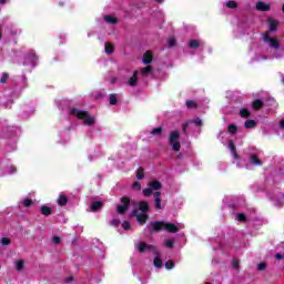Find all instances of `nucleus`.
I'll return each instance as SVG.
<instances>
[{"label": "nucleus", "mask_w": 284, "mask_h": 284, "mask_svg": "<svg viewBox=\"0 0 284 284\" xmlns=\"http://www.w3.org/2000/svg\"><path fill=\"white\" fill-rule=\"evenodd\" d=\"M229 133L225 131H222L219 134L220 141H222L223 145H226V148L230 150L231 155L235 160L237 168H243V163H245V160L241 159V156L236 153V146L234 145V142L230 139V134H236L239 132V126L236 124H229L227 126Z\"/></svg>", "instance_id": "f257e3e1"}, {"label": "nucleus", "mask_w": 284, "mask_h": 284, "mask_svg": "<svg viewBox=\"0 0 284 284\" xmlns=\"http://www.w3.org/2000/svg\"><path fill=\"white\" fill-rule=\"evenodd\" d=\"M262 41L266 48H270L273 59L281 60L284 58V47L281 45L278 39L270 36V33H262Z\"/></svg>", "instance_id": "f03ea898"}, {"label": "nucleus", "mask_w": 284, "mask_h": 284, "mask_svg": "<svg viewBox=\"0 0 284 284\" xmlns=\"http://www.w3.org/2000/svg\"><path fill=\"white\" fill-rule=\"evenodd\" d=\"M148 229L150 232H161V230H165L166 232H170L171 234H176V232H179V230H184L185 225L183 223H170V222H151L148 225Z\"/></svg>", "instance_id": "7ed1b4c3"}, {"label": "nucleus", "mask_w": 284, "mask_h": 284, "mask_svg": "<svg viewBox=\"0 0 284 284\" xmlns=\"http://www.w3.org/2000/svg\"><path fill=\"white\" fill-rule=\"evenodd\" d=\"M135 250L141 254H145V252H150L151 254H154L155 255V257L153 258L154 267H156L158 270H161V267H163V260L161 258V252H159V248H156V246L148 244L145 242H136Z\"/></svg>", "instance_id": "20e7f679"}, {"label": "nucleus", "mask_w": 284, "mask_h": 284, "mask_svg": "<svg viewBox=\"0 0 284 284\" xmlns=\"http://www.w3.org/2000/svg\"><path fill=\"white\" fill-rule=\"evenodd\" d=\"M148 212H150V204L145 201H139L133 203V216L136 217L140 225H145L148 221Z\"/></svg>", "instance_id": "39448f33"}, {"label": "nucleus", "mask_w": 284, "mask_h": 284, "mask_svg": "<svg viewBox=\"0 0 284 284\" xmlns=\"http://www.w3.org/2000/svg\"><path fill=\"white\" fill-rule=\"evenodd\" d=\"M162 185L161 182L156 181V180H152L151 182H149V187L143 190V195L144 196H154L155 199V209L156 210H162L163 206L161 205V192H159V190H161Z\"/></svg>", "instance_id": "423d86ee"}, {"label": "nucleus", "mask_w": 284, "mask_h": 284, "mask_svg": "<svg viewBox=\"0 0 284 284\" xmlns=\"http://www.w3.org/2000/svg\"><path fill=\"white\" fill-rule=\"evenodd\" d=\"M69 112H70L71 116H75V119H79L80 121H82L84 125H94V123L97 122L94 116L90 115V113H88V111L72 108V109H70Z\"/></svg>", "instance_id": "0eeeda50"}, {"label": "nucleus", "mask_w": 284, "mask_h": 284, "mask_svg": "<svg viewBox=\"0 0 284 284\" xmlns=\"http://www.w3.org/2000/svg\"><path fill=\"white\" fill-rule=\"evenodd\" d=\"M244 154L250 156L248 163L245 164L246 170H252V166H261L263 162L258 159V150L255 148H247L244 150Z\"/></svg>", "instance_id": "6e6552de"}, {"label": "nucleus", "mask_w": 284, "mask_h": 284, "mask_svg": "<svg viewBox=\"0 0 284 284\" xmlns=\"http://www.w3.org/2000/svg\"><path fill=\"white\" fill-rule=\"evenodd\" d=\"M203 125V121L199 118L189 120L183 126V133L187 134V130H197V132H201V126Z\"/></svg>", "instance_id": "1a4fd4ad"}, {"label": "nucleus", "mask_w": 284, "mask_h": 284, "mask_svg": "<svg viewBox=\"0 0 284 284\" xmlns=\"http://www.w3.org/2000/svg\"><path fill=\"white\" fill-rule=\"evenodd\" d=\"M181 138V132L173 131L169 136V143L174 152H179L181 150V142L179 139Z\"/></svg>", "instance_id": "9d476101"}, {"label": "nucleus", "mask_w": 284, "mask_h": 284, "mask_svg": "<svg viewBox=\"0 0 284 284\" xmlns=\"http://www.w3.org/2000/svg\"><path fill=\"white\" fill-rule=\"evenodd\" d=\"M189 48L191 50H203V48H205V41L201 39H191L189 41Z\"/></svg>", "instance_id": "9b49d317"}, {"label": "nucleus", "mask_w": 284, "mask_h": 284, "mask_svg": "<svg viewBox=\"0 0 284 284\" xmlns=\"http://www.w3.org/2000/svg\"><path fill=\"white\" fill-rule=\"evenodd\" d=\"M38 60H39V58L37 57V53L34 51H30L26 55L24 65H37Z\"/></svg>", "instance_id": "f8f14e48"}, {"label": "nucleus", "mask_w": 284, "mask_h": 284, "mask_svg": "<svg viewBox=\"0 0 284 284\" xmlns=\"http://www.w3.org/2000/svg\"><path fill=\"white\" fill-rule=\"evenodd\" d=\"M121 203L122 204L116 206L118 214H123V213H125L128 211V207H130V199L122 197L121 199Z\"/></svg>", "instance_id": "ddd939ff"}, {"label": "nucleus", "mask_w": 284, "mask_h": 284, "mask_svg": "<svg viewBox=\"0 0 284 284\" xmlns=\"http://www.w3.org/2000/svg\"><path fill=\"white\" fill-rule=\"evenodd\" d=\"M17 174V166L14 164L7 165L3 170V176H12Z\"/></svg>", "instance_id": "4468645a"}, {"label": "nucleus", "mask_w": 284, "mask_h": 284, "mask_svg": "<svg viewBox=\"0 0 284 284\" xmlns=\"http://www.w3.org/2000/svg\"><path fill=\"white\" fill-rule=\"evenodd\" d=\"M267 23H268V30L270 32H276V28H278V21L270 18L267 20Z\"/></svg>", "instance_id": "2eb2a0df"}, {"label": "nucleus", "mask_w": 284, "mask_h": 284, "mask_svg": "<svg viewBox=\"0 0 284 284\" xmlns=\"http://www.w3.org/2000/svg\"><path fill=\"white\" fill-rule=\"evenodd\" d=\"M265 105L268 108V110H274V108H277L278 103H276L274 98H268L265 102Z\"/></svg>", "instance_id": "dca6fc26"}, {"label": "nucleus", "mask_w": 284, "mask_h": 284, "mask_svg": "<svg viewBox=\"0 0 284 284\" xmlns=\"http://www.w3.org/2000/svg\"><path fill=\"white\" fill-rule=\"evenodd\" d=\"M256 10H260L261 12H267V10H270V4L260 1L256 3Z\"/></svg>", "instance_id": "f3484780"}, {"label": "nucleus", "mask_w": 284, "mask_h": 284, "mask_svg": "<svg viewBox=\"0 0 284 284\" xmlns=\"http://www.w3.org/2000/svg\"><path fill=\"white\" fill-rule=\"evenodd\" d=\"M153 54L151 51H146L142 58V62L145 63L146 65L152 63Z\"/></svg>", "instance_id": "a211bd4d"}, {"label": "nucleus", "mask_w": 284, "mask_h": 284, "mask_svg": "<svg viewBox=\"0 0 284 284\" xmlns=\"http://www.w3.org/2000/svg\"><path fill=\"white\" fill-rule=\"evenodd\" d=\"M256 125H257V122L255 120H246L244 122V128L246 130H254V128H256Z\"/></svg>", "instance_id": "6ab92c4d"}, {"label": "nucleus", "mask_w": 284, "mask_h": 284, "mask_svg": "<svg viewBox=\"0 0 284 284\" xmlns=\"http://www.w3.org/2000/svg\"><path fill=\"white\" fill-rule=\"evenodd\" d=\"M138 80H139V71H134L133 75L130 78L128 83H129V85L134 88V85H136Z\"/></svg>", "instance_id": "aec40b11"}, {"label": "nucleus", "mask_w": 284, "mask_h": 284, "mask_svg": "<svg viewBox=\"0 0 284 284\" xmlns=\"http://www.w3.org/2000/svg\"><path fill=\"white\" fill-rule=\"evenodd\" d=\"M40 212L43 214V216H50V214H52V209L48 205H42L40 207Z\"/></svg>", "instance_id": "412c9836"}, {"label": "nucleus", "mask_w": 284, "mask_h": 284, "mask_svg": "<svg viewBox=\"0 0 284 284\" xmlns=\"http://www.w3.org/2000/svg\"><path fill=\"white\" fill-rule=\"evenodd\" d=\"M104 52L105 54H113L114 53V45H112V43L106 42L104 44Z\"/></svg>", "instance_id": "4be33fe9"}, {"label": "nucleus", "mask_w": 284, "mask_h": 284, "mask_svg": "<svg viewBox=\"0 0 284 284\" xmlns=\"http://www.w3.org/2000/svg\"><path fill=\"white\" fill-rule=\"evenodd\" d=\"M140 74L142 77H149V74H152V67L148 65L140 70Z\"/></svg>", "instance_id": "5701e85b"}, {"label": "nucleus", "mask_w": 284, "mask_h": 284, "mask_svg": "<svg viewBox=\"0 0 284 284\" xmlns=\"http://www.w3.org/2000/svg\"><path fill=\"white\" fill-rule=\"evenodd\" d=\"M90 207H91V212H97L103 207V203L93 202Z\"/></svg>", "instance_id": "b1692460"}, {"label": "nucleus", "mask_w": 284, "mask_h": 284, "mask_svg": "<svg viewBox=\"0 0 284 284\" xmlns=\"http://www.w3.org/2000/svg\"><path fill=\"white\" fill-rule=\"evenodd\" d=\"M104 21L106 23H111V26H114L115 23L119 22L114 16H105Z\"/></svg>", "instance_id": "393cba45"}, {"label": "nucleus", "mask_w": 284, "mask_h": 284, "mask_svg": "<svg viewBox=\"0 0 284 284\" xmlns=\"http://www.w3.org/2000/svg\"><path fill=\"white\" fill-rule=\"evenodd\" d=\"M225 6L227 8H230L231 10H234V9L239 8V3L234 0H227Z\"/></svg>", "instance_id": "a878e982"}, {"label": "nucleus", "mask_w": 284, "mask_h": 284, "mask_svg": "<svg viewBox=\"0 0 284 284\" xmlns=\"http://www.w3.org/2000/svg\"><path fill=\"white\" fill-rule=\"evenodd\" d=\"M263 104H264L263 101L255 100L252 103V108H253V110H261V108H263Z\"/></svg>", "instance_id": "bb28decb"}, {"label": "nucleus", "mask_w": 284, "mask_h": 284, "mask_svg": "<svg viewBox=\"0 0 284 284\" xmlns=\"http://www.w3.org/2000/svg\"><path fill=\"white\" fill-rule=\"evenodd\" d=\"M109 103L110 105H116V103H119V99L116 98V94H110Z\"/></svg>", "instance_id": "cd10ccee"}, {"label": "nucleus", "mask_w": 284, "mask_h": 284, "mask_svg": "<svg viewBox=\"0 0 284 284\" xmlns=\"http://www.w3.org/2000/svg\"><path fill=\"white\" fill-rule=\"evenodd\" d=\"M68 203V197L63 194H61L59 197H58V204H60L61 206L63 205H67Z\"/></svg>", "instance_id": "c85d7f7f"}, {"label": "nucleus", "mask_w": 284, "mask_h": 284, "mask_svg": "<svg viewBox=\"0 0 284 284\" xmlns=\"http://www.w3.org/2000/svg\"><path fill=\"white\" fill-rule=\"evenodd\" d=\"M235 221H239L240 223L243 221H247V216H245V213H236Z\"/></svg>", "instance_id": "c756f323"}, {"label": "nucleus", "mask_w": 284, "mask_h": 284, "mask_svg": "<svg viewBox=\"0 0 284 284\" xmlns=\"http://www.w3.org/2000/svg\"><path fill=\"white\" fill-rule=\"evenodd\" d=\"M161 132H163V128L159 126L151 131L152 136H161Z\"/></svg>", "instance_id": "7c9ffc66"}, {"label": "nucleus", "mask_w": 284, "mask_h": 284, "mask_svg": "<svg viewBox=\"0 0 284 284\" xmlns=\"http://www.w3.org/2000/svg\"><path fill=\"white\" fill-rule=\"evenodd\" d=\"M144 176H145V173L143 171V168L138 169V171H136V179L139 181H141L142 179H144Z\"/></svg>", "instance_id": "2f4dec72"}, {"label": "nucleus", "mask_w": 284, "mask_h": 284, "mask_svg": "<svg viewBox=\"0 0 284 284\" xmlns=\"http://www.w3.org/2000/svg\"><path fill=\"white\" fill-rule=\"evenodd\" d=\"M23 265H26V262H23V260H19L16 262V270H18V272H21V270H23Z\"/></svg>", "instance_id": "473e14b6"}, {"label": "nucleus", "mask_w": 284, "mask_h": 284, "mask_svg": "<svg viewBox=\"0 0 284 284\" xmlns=\"http://www.w3.org/2000/svg\"><path fill=\"white\" fill-rule=\"evenodd\" d=\"M251 114H252V113H251L250 110H247V109H241V110H240V115H241L243 119L250 116Z\"/></svg>", "instance_id": "72a5a7b5"}, {"label": "nucleus", "mask_w": 284, "mask_h": 284, "mask_svg": "<svg viewBox=\"0 0 284 284\" xmlns=\"http://www.w3.org/2000/svg\"><path fill=\"white\" fill-rule=\"evenodd\" d=\"M165 270H174V262L172 260H169L164 264Z\"/></svg>", "instance_id": "f704fd0d"}, {"label": "nucleus", "mask_w": 284, "mask_h": 284, "mask_svg": "<svg viewBox=\"0 0 284 284\" xmlns=\"http://www.w3.org/2000/svg\"><path fill=\"white\" fill-rule=\"evenodd\" d=\"M20 203H21V205H23V207H30V205H32V200L24 199Z\"/></svg>", "instance_id": "c9c22d12"}, {"label": "nucleus", "mask_w": 284, "mask_h": 284, "mask_svg": "<svg viewBox=\"0 0 284 284\" xmlns=\"http://www.w3.org/2000/svg\"><path fill=\"white\" fill-rule=\"evenodd\" d=\"M165 247H174V241L172 239H168L164 241Z\"/></svg>", "instance_id": "e433bc0d"}, {"label": "nucleus", "mask_w": 284, "mask_h": 284, "mask_svg": "<svg viewBox=\"0 0 284 284\" xmlns=\"http://www.w3.org/2000/svg\"><path fill=\"white\" fill-rule=\"evenodd\" d=\"M186 108H189L190 110H192V108H196V102H194L192 100H187Z\"/></svg>", "instance_id": "4c0bfd02"}, {"label": "nucleus", "mask_w": 284, "mask_h": 284, "mask_svg": "<svg viewBox=\"0 0 284 284\" xmlns=\"http://www.w3.org/2000/svg\"><path fill=\"white\" fill-rule=\"evenodd\" d=\"M8 79H10V75H8V73H3L0 79V83H8Z\"/></svg>", "instance_id": "58836bf2"}, {"label": "nucleus", "mask_w": 284, "mask_h": 284, "mask_svg": "<svg viewBox=\"0 0 284 284\" xmlns=\"http://www.w3.org/2000/svg\"><path fill=\"white\" fill-rule=\"evenodd\" d=\"M122 227H123V230H125V232H128L129 230H131L132 226H131L130 222L124 221L122 223Z\"/></svg>", "instance_id": "ea45409f"}, {"label": "nucleus", "mask_w": 284, "mask_h": 284, "mask_svg": "<svg viewBox=\"0 0 284 284\" xmlns=\"http://www.w3.org/2000/svg\"><path fill=\"white\" fill-rule=\"evenodd\" d=\"M174 45H176V39L174 38L169 39V48H174Z\"/></svg>", "instance_id": "a19ab883"}, {"label": "nucleus", "mask_w": 284, "mask_h": 284, "mask_svg": "<svg viewBox=\"0 0 284 284\" xmlns=\"http://www.w3.org/2000/svg\"><path fill=\"white\" fill-rule=\"evenodd\" d=\"M110 224L113 226V227H119V225L121 224V221L120 220H112L110 222Z\"/></svg>", "instance_id": "79ce46f5"}, {"label": "nucleus", "mask_w": 284, "mask_h": 284, "mask_svg": "<svg viewBox=\"0 0 284 284\" xmlns=\"http://www.w3.org/2000/svg\"><path fill=\"white\" fill-rule=\"evenodd\" d=\"M52 243H54V245H59L61 243V237L59 236H53L52 237Z\"/></svg>", "instance_id": "37998d69"}, {"label": "nucleus", "mask_w": 284, "mask_h": 284, "mask_svg": "<svg viewBox=\"0 0 284 284\" xmlns=\"http://www.w3.org/2000/svg\"><path fill=\"white\" fill-rule=\"evenodd\" d=\"M266 267H267V265H266L265 263H260V264L257 265L258 272H263V270H265Z\"/></svg>", "instance_id": "c03bdc74"}, {"label": "nucleus", "mask_w": 284, "mask_h": 284, "mask_svg": "<svg viewBox=\"0 0 284 284\" xmlns=\"http://www.w3.org/2000/svg\"><path fill=\"white\" fill-rule=\"evenodd\" d=\"M132 187L139 192L141 190V183L134 182Z\"/></svg>", "instance_id": "a18cd8bd"}, {"label": "nucleus", "mask_w": 284, "mask_h": 284, "mask_svg": "<svg viewBox=\"0 0 284 284\" xmlns=\"http://www.w3.org/2000/svg\"><path fill=\"white\" fill-rule=\"evenodd\" d=\"M1 244H2V245H10V239H8V237H2Z\"/></svg>", "instance_id": "49530a36"}, {"label": "nucleus", "mask_w": 284, "mask_h": 284, "mask_svg": "<svg viewBox=\"0 0 284 284\" xmlns=\"http://www.w3.org/2000/svg\"><path fill=\"white\" fill-rule=\"evenodd\" d=\"M232 267H234V270H239V261L233 260Z\"/></svg>", "instance_id": "de8ad7c7"}, {"label": "nucleus", "mask_w": 284, "mask_h": 284, "mask_svg": "<svg viewBox=\"0 0 284 284\" xmlns=\"http://www.w3.org/2000/svg\"><path fill=\"white\" fill-rule=\"evenodd\" d=\"M275 258H276L277 261H282V258H284V253H283V254L277 253V254L275 255Z\"/></svg>", "instance_id": "09e8293b"}, {"label": "nucleus", "mask_w": 284, "mask_h": 284, "mask_svg": "<svg viewBox=\"0 0 284 284\" xmlns=\"http://www.w3.org/2000/svg\"><path fill=\"white\" fill-rule=\"evenodd\" d=\"M265 59H267V57H255V61H265Z\"/></svg>", "instance_id": "8fccbe9b"}, {"label": "nucleus", "mask_w": 284, "mask_h": 284, "mask_svg": "<svg viewBox=\"0 0 284 284\" xmlns=\"http://www.w3.org/2000/svg\"><path fill=\"white\" fill-rule=\"evenodd\" d=\"M280 130H284V120H281L278 123Z\"/></svg>", "instance_id": "3c124183"}, {"label": "nucleus", "mask_w": 284, "mask_h": 284, "mask_svg": "<svg viewBox=\"0 0 284 284\" xmlns=\"http://www.w3.org/2000/svg\"><path fill=\"white\" fill-rule=\"evenodd\" d=\"M20 32H21V31H19L18 29H16V30L11 31V34L17 36V34H19Z\"/></svg>", "instance_id": "603ef678"}, {"label": "nucleus", "mask_w": 284, "mask_h": 284, "mask_svg": "<svg viewBox=\"0 0 284 284\" xmlns=\"http://www.w3.org/2000/svg\"><path fill=\"white\" fill-rule=\"evenodd\" d=\"M94 159H97L94 155H89V156H88V160H89L90 162L94 161Z\"/></svg>", "instance_id": "864d4df0"}, {"label": "nucleus", "mask_w": 284, "mask_h": 284, "mask_svg": "<svg viewBox=\"0 0 284 284\" xmlns=\"http://www.w3.org/2000/svg\"><path fill=\"white\" fill-rule=\"evenodd\" d=\"M111 83H116V78H112Z\"/></svg>", "instance_id": "5fc2aeb1"}, {"label": "nucleus", "mask_w": 284, "mask_h": 284, "mask_svg": "<svg viewBox=\"0 0 284 284\" xmlns=\"http://www.w3.org/2000/svg\"><path fill=\"white\" fill-rule=\"evenodd\" d=\"M64 3H65V2L60 1V2H59V6H61V7H62V6H64Z\"/></svg>", "instance_id": "6e6d98bb"}, {"label": "nucleus", "mask_w": 284, "mask_h": 284, "mask_svg": "<svg viewBox=\"0 0 284 284\" xmlns=\"http://www.w3.org/2000/svg\"><path fill=\"white\" fill-rule=\"evenodd\" d=\"M101 97H102L101 94H98L95 95V99H101Z\"/></svg>", "instance_id": "4d7b16f0"}, {"label": "nucleus", "mask_w": 284, "mask_h": 284, "mask_svg": "<svg viewBox=\"0 0 284 284\" xmlns=\"http://www.w3.org/2000/svg\"><path fill=\"white\" fill-rule=\"evenodd\" d=\"M158 3H163V0H155Z\"/></svg>", "instance_id": "13d9d810"}, {"label": "nucleus", "mask_w": 284, "mask_h": 284, "mask_svg": "<svg viewBox=\"0 0 284 284\" xmlns=\"http://www.w3.org/2000/svg\"><path fill=\"white\" fill-rule=\"evenodd\" d=\"M0 3H1V4L6 3V0H0Z\"/></svg>", "instance_id": "bf43d9fd"}, {"label": "nucleus", "mask_w": 284, "mask_h": 284, "mask_svg": "<svg viewBox=\"0 0 284 284\" xmlns=\"http://www.w3.org/2000/svg\"><path fill=\"white\" fill-rule=\"evenodd\" d=\"M31 114H34V109H31Z\"/></svg>", "instance_id": "052dcab7"}, {"label": "nucleus", "mask_w": 284, "mask_h": 284, "mask_svg": "<svg viewBox=\"0 0 284 284\" xmlns=\"http://www.w3.org/2000/svg\"><path fill=\"white\" fill-rule=\"evenodd\" d=\"M282 83L284 84V75L282 77Z\"/></svg>", "instance_id": "680f3d73"}, {"label": "nucleus", "mask_w": 284, "mask_h": 284, "mask_svg": "<svg viewBox=\"0 0 284 284\" xmlns=\"http://www.w3.org/2000/svg\"><path fill=\"white\" fill-rule=\"evenodd\" d=\"M3 36L1 34V31H0V39L2 38Z\"/></svg>", "instance_id": "e2e57ef3"}, {"label": "nucleus", "mask_w": 284, "mask_h": 284, "mask_svg": "<svg viewBox=\"0 0 284 284\" xmlns=\"http://www.w3.org/2000/svg\"><path fill=\"white\" fill-rule=\"evenodd\" d=\"M282 10H283V12H284V4H283V7H282Z\"/></svg>", "instance_id": "0e129e2a"}]
</instances>
